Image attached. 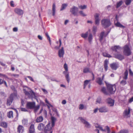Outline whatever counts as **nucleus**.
I'll return each mask as SVG.
<instances>
[{
  "instance_id": "nucleus-4",
  "label": "nucleus",
  "mask_w": 133,
  "mask_h": 133,
  "mask_svg": "<svg viewBox=\"0 0 133 133\" xmlns=\"http://www.w3.org/2000/svg\"><path fill=\"white\" fill-rule=\"evenodd\" d=\"M123 53L125 55L128 56L131 54L130 49L128 45H126L124 47Z\"/></svg>"
},
{
  "instance_id": "nucleus-1",
  "label": "nucleus",
  "mask_w": 133,
  "mask_h": 133,
  "mask_svg": "<svg viewBox=\"0 0 133 133\" xmlns=\"http://www.w3.org/2000/svg\"><path fill=\"white\" fill-rule=\"evenodd\" d=\"M17 96V93L14 92L11 94L7 100V104L8 106H10L12 103L13 100V98L14 97Z\"/></svg>"
},
{
  "instance_id": "nucleus-17",
  "label": "nucleus",
  "mask_w": 133,
  "mask_h": 133,
  "mask_svg": "<svg viewBox=\"0 0 133 133\" xmlns=\"http://www.w3.org/2000/svg\"><path fill=\"white\" fill-rule=\"evenodd\" d=\"M118 66V64L116 63H114L110 64L111 68L113 70H116Z\"/></svg>"
},
{
  "instance_id": "nucleus-48",
  "label": "nucleus",
  "mask_w": 133,
  "mask_h": 133,
  "mask_svg": "<svg viewBox=\"0 0 133 133\" xmlns=\"http://www.w3.org/2000/svg\"><path fill=\"white\" fill-rule=\"evenodd\" d=\"M105 128H106V130L107 131V133H110V129L108 126H106L105 127Z\"/></svg>"
},
{
  "instance_id": "nucleus-63",
  "label": "nucleus",
  "mask_w": 133,
  "mask_h": 133,
  "mask_svg": "<svg viewBox=\"0 0 133 133\" xmlns=\"http://www.w3.org/2000/svg\"><path fill=\"white\" fill-rule=\"evenodd\" d=\"M66 101L65 100H63L62 102V103L63 104H65L66 103Z\"/></svg>"
},
{
  "instance_id": "nucleus-16",
  "label": "nucleus",
  "mask_w": 133,
  "mask_h": 133,
  "mask_svg": "<svg viewBox=\"0 0 133 133\" xmlns=\"http://www.w3.org/2000/svg\"><path fill=\"white\" fill-rule=\"evenodd\" d=\"M15 12L19 15H22L23 14V11L22 9L18 8H15L14 10Z\"/></svg>"
},
{
  "instance_id": "nucleus-49",
  "label": "nucleus",
  "mask_w": 133,
  "mask_h": 133,
  "mask_svg": "<svg viewBox=\"0 0 133 133\" xmlns=\"http://www.w3.org/2000/svg\"><path fill=\"white\" fill-rule=\"evenodd\" d=\"M127 83L125 80H123L121 82V84L122 85H125Z\"/></svg>"
},
{
  "instance_id": "nucleus-36",
  "label": "nucleus",
  "mask_w": 133,
  "mask_h": 133,
  "mask_svg": "<svg viewBox=\"0 0 133 133\" xmlns=\"http://www.w3.org/2000/svg\"><path fill=\"white\" fill-rule=\"evenodd\" d=\"M68 4H66L64 3L62 4L61 8L60 9L61 11H62L65 9L67 6Z\"/></svg>"
},
{
  "instance_id": "nucleus-37",
  "label": "nucleus",
  "mask_w": 133,
  "mask_h": 133,
  "mask_svg": "<svg viewBox=\"0 0 133 133\" xmlns=\"http://www.w3.org/2000/svg\"><path fill=\"white\" fill-rule=\"evenodd\" d=\"M13 112L12 111H9L8 113V117L9 118H11L13 117Z\"/></svg>"
},
{
  "instance_id": "nucleus-45",
  "label": "nucleus",
  "mask_w": 133,
  "mask_h": 133,
  "mask_svg": "<svg viewBox=\"0 0 133 133\" xmlns=\"http://www.w3.org/2000/svg\"><path fill=\"white\" fill-rule=\"evenodd\" d=\"M84 108V105L83 104H81L79 106V110H82Z\"/></svg>"
},
{
  "instance_id": "nucleus-29",
  "label": "nucleus",
  "mask_w": 133,
  "mask_h": 133,
  "mask_svg": "<svg viewBox=\"0 0 133 133\" xmlns=\"http://www.w3.org/2000/svg\"><path fill=\"white\" fill-rule=\"evenodd\" d=\"M103 82L102 79L100 77H98L97 79L96 80V82L99 85H101Z\"/></svg>"
},
{
  "instance_id": "nucleus-38",
  "label": "nucleus",
  "mask_w": 133,
  "mask_h": 133,
  "mask_svg": "<svg viewBox=\"0 0 133 133\" xmlns=\"http://www.w3.org/2000/svg\"><path fill=\"white\" fill-rule=\"evenodd\" d=\"M1 126L5 128L7 127V123L5 122H2L1 123Z\"/></svg>"
},
{
  "instance_id": "nucleus-60",
  "label": "nucleus",
  "mask_w": 133,
  "mask_h": 133,
  "mask_svg": "<svg viewBox=\"0 0 133 133\" xmlns=\"http://www.w3.org/2000/svg\"><path fill=\"white\" fill-rule=\"evenodd\" d=\"M13 31L14 32H17L18 31V28L17 27H15L13 28Z\"/></svg>"
},
{
  "instance_id": "nucleus-34",
  "label": "nucleus",
  "mask_w": 133,
  "mask_h": 133,
  "mask_svg": "<svg viewBox=\"0 0 133 133\" xmlns=\"http://www.w3.org/2000/svg\"><path fill=\"white\" fill-rule=\"evenodd\" d=\"M83 72L84 73L90 72L89 68L88 67H85L83 70Z\"/></svg>"
},
{
  "instance_id": "nucleus-14",
  "label": "nucleus",
  "mask_w": 133,
  "mask_h": 133,
  "mask_svg": "<svg viewBox=\"0 0 133 133\" xmlns=\"http://www.w3.org/2000/svg\"><path fill=\"white\" fill-rule=\"evenodd\" d=\"M64 54V51L63 47L61 48V49L58 51V55L60 58L63 57Z\"/></svg>"
},
{
  "instance_id": "nucleus-61",
  "label": "nucleus",
  "mask_w": 133,
  "mask_h": 133,
  "mask_svg": "<svg viewBox=\"0 0 133 133\" xmlns=\"http://www.w3.org/2000/svg\"><path fill=\"white\" fill-rule=\"evenodd\" d=\"M129 74L130 75H133V73L132 71H131V69H129Z\"/></svg>"
},
{
  "instance_id": "nucleus-23",
  "label": "nucleus",
  "mask_w": 133,
  "mask_h": 133,
  "mask_svg": "<svg viewBox=\"0 0 133 133\" xmlns=\"http://www.w3.org/2000/svg\"><path fill=\"white\" fill-rule=\"evenodd\" d=\"M44 118L42 116H39L37 117L35 120L36 123H39L42 122Z\"/></svg>"
},
{
  "instance_id": "nucleus-30",
  "label": "nucleus",
  "mask_w": 133,
  "mask_h": 133,
  "mask_svg": "<svg viewBox=\"0 0 133 133\" xmlns=\"http://www.w3.org/2000/svg\"><path fill=\"white\" fill-rule=\"evenodd\" d=\"M55 8H56V5L54 3L53 4L52 10V15L53 16H54L55 15Z\"/></svg>"
},
{
  "instance_id": "nucleus-21",
  "label": "nucleus",
  "mask_w": 133,
  "mask_h": 133,
  "mask_svg": "<svg viewBox=\"0 0 133 133\" xmlns=\"http://www.w3.org/2000/svg\"><path fill=\"white\" fill-rule=\"evenodd\" d=\"M56 118L55 117L52 116L51 117V126L52 127H54L55 125V122L56 120Z\"/></svg>"
},
{
  "instance_id": "nucleus-35",
  "label": "nucleus",
  "mask_w": 133,
  "mask_h": 133,
  "mask_svg": "<svg viewBox=\"0 0 133 133\" xmlns=\"http://www.w3.org/2000/svg\"><path fill=\"white\" fill-rule=\"evenodd\" d=\"M90 80H86L84 82L83 89H85L86 87L88 84L89 83L90 81Z\"/></svg>"
},
{
  "instance_id": "nucleus-58",
  "label": "nucleus",
  "mask_w": 133,
  "mask_h": 133,
  "mask_svg": "<svg viewBox=\"0 0 133 133\" xmlns=\"http://www.w3.org/2000/svg\"><path fill=\"white\" fill-rule=\"evenodd\" d=\"M10 5L11 6L14 7V2L13 1H11L10 2Z\"/></svg>"
},
{
  "instance_id": "nucleus-41",
  "label": "nucleus",
  "mask_w": 133,
  "mask_h": 133,
  "mask_svg": "<svg viewBox=\"0 0 133 133\" xmlns=\"http://www.w3.org/2000/svg\"><path fill=\"white\" fill-rule=\"evenodd\" d=\"M101 97L99 96L97 98L96 101V103H100L101 102Z\"/></svg>"
},
{
  "instance_id": "nucleus-52",
  "label": "nucleus",
  "mask_w": 133,
  "mask_h": 133,
  "mask_svg": "<svg viewBox=\"0 0 133 133\" xmlns=\"http://www.w3.org/2000/svg\"><path fill=\"white\" fill-rule=\"evenodd\" d=\"M79 12L80 15L83 16H86V15H85L82 11H80Z\"/></svg>"
},
{
  "instance_id": "nucleus-5",
  "label": "nucleus",
  "mask_w": 133,
  "mask_h": 133,
  "mask_svg": "<svg viewBox=\"0 0 133 133\" xmlns=\"http://www.w3.org/2000/svg\"><path fill=\"white\" fill-rule=\"evenodd\" d=\"M78 119L81 122L85 125V127L87 128H89L90 127V124L82 117H79Z\"/></svg>"
},
{
  "instance_id": "nucleus-12",
  "label": "nucleus",
  "mask_w": 133,
  "mask_h": 133,
  "mask_svg": "<svg viewBox=\"0 0 133 133\" xmlns=\"http://www.w3.org/2000/svg\"><path fill=\"white\" fill-rule=\"evenodd\" d=\"M111 49L113 51L116 52H118V51L121 50V48L119 45H115L112 46Z\"/></svg>"
},
{
  "instance_id": "nucleus-28",
  "label": "nucleus",
  "mask_w": 133,
  "mask_h": 133,
  "mask_svg": "<svg viewBox=\"0 0 133 133\" xmlns=\"http://www.w3.org/2000/svg\"><path fill=\"white\" fill-rule=\"evenodd\" d=\"M93 39L92 35L91 34H90L88 36V40L89 42L91 44Z\"/></svg>"
},
{
  "instance_id": "nucleus-22",
  "label": "nucleus",
  "mask_w": 133,
  "mask_h": 133,
  "mask_svg": "<svg viewBox=\"0 0 133 133\" xmlns=\"http://www.w3.org/2000/svg\"><path fill=\"white\" fill-rule=\"evenodd\" d=\"M105 32L104 31L102 32L100 34L99 37V39L101 42L102 44V41L103 40L104 37L105 36Z\"/></svg>"
},
{
  "instance_id": "nucleus-64",
  "label": "nucleus",
  "mask_w": 133,
  "mask_h": 133,
  "mask_svg": "<svg viewBox=\"0 0 133 133\" xmlns=\"http://www.w3.org/2000/svg\"><path fill=\"white\" fill-rule=\"evenodd\" d=\"M44 114L45 115L46 117L47 115V112L45 110H44Z\"/></svg>"
},
{
  "instance_id": "nucleus-26",
  "label": "nucleus",
  "mask_w": 133,
  "mask_h": 133,
  "mask_svg": "<svg viewBox=\"0 0 133 133\" xmlns=\"http://www.w3.org/2000/svg\"><path fill=\"white\" fill-rule=\"evenodd\" d=\"M99 110L100 112H105L107 111L108 109L105 107H102L99 108Z\"/></svg>"
},
{
  "instance_id": "nucleus-2",
  "label": "nucleus",
  "mask_w": 133,
  "mask_h": 133,
  "mask_svg": "<svg viewBox=\"0 0 133 133\" xmlns=\"http://www.w3.org/2000/svg\"><path fill=\"white\" fill-rule=\"evenodd\" d=\"M107 88L108 90L111 94L114 93L116 90V86L114 85H107Z\"/></svg>"
},
{
  "instance_id": "nucleus-20",
  "label": "nucleus",
  "mask_w": 133,
  "mask_h": 133,
  "mask_svg": "<svg viewBox=\"0 0 133 133\" xmlns=\"http://www.w3.org/2000/svg\"><path fill=\"white\" fill-rule=\"evenodd\" d=\"M17 132L18 133H23L24 131V128L22 125H19L17 128Z\"/></svg>"
},
{
  "instance_id": "nucleus-56",
  "label": "nucleus",
  "mask_w": 133,
  "mask_h": 133,
  "mask_svg": "<svg viewBox=\"0 0 133 133\" xmlns=\"http://www.w3.org/2000/svg\"><path fill=\"white\" fill-rule=\"evenodd\" d=\"M45 102L48 104L51 107H52V105L49 102V101H48L47 99H45Z\"/></svg>"
},
{
  "instance_id": "nucleus-9",
  "label": "nucleus",
  "mask_w": 133,
  "mask_h": 133,
  "mask_svg": "<svg viewBox=\"0 0 133 133\" xmlns=\"http://www.w3.org/2000/svg\"><path fill=\"white\" fill-rule=\"evenodd\" d=\"M106 101L109 106L112 107L114 106L115 102L114 100L110 98H108L106 99Z\"/></svg>"
},
{
  "instance_id": "nucleus-8",
  "label": "nucleus",
  "mask_w": 133,
  "mask_h": 133,
  "mask_svg": "<svg viewBox=\"0 0 133 133\" xmlns=\"http://www.w3.org/2000/svg\"><path fill=\"white\" fill-rule=\"evenodd\" d=\"M54 127H52V126L50 125V123H49L45 127L44 129V131L46 132H48V131L49 132V133H50L51 131H52V129Z\"/></svg>"
},
{
  "instance_id": "nucleus-42",
  "label": "nucleus",
  "mask_w": 133,
  "mask_h": 133,
  "mask_svg": "<svg viewBox=\"0 0 133 133\" xmlns=\"http://www.w3.org/2000/svg\"><path fill=\"white\" fill-rule=\"evenodd\" d=\"M40 108V106L39 105H38L37 106H35V107L34 108V112H37V110L39 109Z\"/></svg>"
},
{
  "instance_id": "nucleus-3",
  "label": "nucleus",
  "mask_w": 133,
  "mask_h": 133,
  "mask_svg": "<svg viewBox=\"0 0 133 133\" xmlns=\"http://www.w3.org/2000/svg\"><path fill=\"white\" fill-rule=\"evenodd\" d=\"M26 88H24L23 89V91L25 95L29 96L30 95V93L34 94V93L33 91L31 90V89L28 87H26Z\"/></svg>"
},
{
  "instance_id": "nucleus-47",
  "label": "nucleus",
  "mask_w": 133,
  "mask_h": 133,
  "mask_svg": "<svg viewBox=\"0 0 133 133\" xmlns=\"http://www.w3.org/2000/svg\"><path fill=\"white\" fill-rule=\"evenodd\" d=\"M95 127L96 128H98L101 130V128H102V127L100 126V125L97 123H96L95 124Z\"/></svg>"
},
{
  "instance_id": "nucleus-39",
  "label": "nucleus",
  "mask_w": 133,
  "mask_h": 133,
  "mask_svg": "<svg viewBox=\"0 0 133 133\" xmlns=\"http://www.w3.org/2000/svg\"><path fill=\"white\" fill-rule=\"evenodd\" d=\"M97 29V27L95 25L93 26L92 28V32L94 34H95Z\"/></svg>"
},
{
  "instance_id": "nucleus-53",
  "label": "nucleus",
  "mask_w": 133,
  "mask_h": 133,
  "mask_svg": "<svg viewBox=\"0 0 133 133\" xmlns=\"http://www.w3.org/2000/svg\"><path fill=\"white\" fill-rule=\"evenodd\" d=\"M64 69H65V71H68V66L66 63H65L64 64Z\"/></svg>"
},
{
  "instance_id": "nucleus-43",
  "label": "nucleus",
  "mask_w": 133,
  "mask_h": 133,
  "mask_svg": "<svg viewBox=\"0 0 133 133\" xmlns=\"http://www.w3.org/2000/svg\"><path fill=\"white\" fill-rule=\"evenodd\" d=\"M22 123L24 125H27L28 123V120L27 119H24L22 120Z\"/></svg>"
},
{
  "instance_id": "nucleus-18",
  "label": "nucleus",
  "mask_w": 133,
  "mask_h": 133,
  "mask_svg": "<svg viewBox=\"0 0 133 133\" xmlns=\"http://www.w3.org/2000/svg\"><path fill=\"white\" fill-rule=\"evenodd\" d=\"M45 127L44 124L43 123H41L38 124L37 128L38 130L41 131H43L44 130Z\"/></svg>"
},
{
  "instance_id": "nucleus-13",
  "label": "nucleus",
  "mask_w": 133,
  "mask_h": 133,
  "mask_svg": "<svg viewBox=\"0 0 133 133\" xmlns=\"http://www.w3.org/2000/svg\"><path fill=\"white\" fill-rule=\"evenodd\" d=\"M114 57L120 60H122L124 58V56L120 54L115 53L114 54Z\"/></svg>"
},
{
  "instance_id": "nucleus-54",
  "label": "nucleus",
  "mask_w": 133,
  "mask_h": 133,
  "mask_svg": "<svg viewBox=\"0 0 133 133\" xmlns=\"http://www.w3.org/2000/svg\"><path fill=\"white\" fill-rule=\"evenodd\" d=\"M48 40L49 41H50V38L49 36V35L48 34L47 32H46L45 34Z\"/></svg>"
},
{
  "instance_id": "nucleus-50",
  "label": "nucleus",
  "mask_w": 133,
  "mask_h": 133,
  "mask_svg": "<svg viewBox=\"0 0 133 133\" xmlns=\"http://www.w3.org/2000/svg\"><path fill=\"white\" fill-rule=\"evenodd\" d=\"M3 77L6 78H8V76L5 75L0 73V77Z\"/></svg>"
},
{
  "instance_id": "nucleus-10",
  "label": "nucleus",
  "mask_w": 133,
  "mask_h": 133,
  "mask_svg": "<svg viewBox=\"0 0 133 133\" xmlns=\"http://www.w3.org/2000/svg\"><path fill=\"white\" fill-rule=\"evenodd\" d=\"M35 103L34 102H28L26 104L27 107L29 109H32L35 107Z\"/></svg>"
},
{
  "instance_id": "nucleus-62",
  "label": "nucleus",
  "mask_w": 133,
  "mask_h": 133,
  "mask_svg": "<svg viewBox=\"0 0 133 133\" xmlns=\"http://www.w3.org/2000/svg\"><path fill=\"white\" fill-rule=\"evenodd\" d=\"M63 74L65 75V76L66 75L68 74H69V72H68V71H66L65 70V71L63 72Z\"/></svg>"
},
{
  "instance_id": "nucleus-55",
  "label": "nucleus",
  "mask_w": 133,
  "mask_h": 133,
  "mask_svg": "<svg viewBox=\"0 0 133 133\" xmlns=\"http://www.w3.org/2000/svg\"><path fill=\"white\" fill-rule=\"evenodd\" d=\"M11 88L13 91L15 92H14L17 93L16 91V90L15 87L13 85H12L11 87Z\"/></svg>"
},
{
  "instance_id": "nucleus-33",
  "label": "nucleus",
  "mask_w": 133,
  "mask_h": 133,
  "mask_svg": "<svg viewBox=\"0 0 133 133\" xmlns=\"http://www.w3.org/2000/svg\"><path fill=\"white\" fill-rule=\"evenodd\" d=\"M123 2L122 1H121L119 2H117L116 4V8H117L119 7L123 4Z\"/></svg>"
},
{
  "instance_id": "nucleus-59",
  "label": "nucleus",
  "mask_w": 133,
  "mask_h": 133,
  "mask_svg": "<svg viewBox=\"0 0 133 133\" xmlns=\"http://www.w3.org/2000/svg\"><path fill=\"white\" fill-rule=\"evenodd\" d=\"M21 110L22 111H27L28 110L25 108H21Z\"/></svg>"
},
{
  "instance_id": "nucleus-44",
  "label": "nucleus",
  "mask_w": 133,
  "mask_h": 133,
  "mask_svg": "<svg viewBox=\"0 0 133 133\" xmlns=\"http://www.w3.org/2000/svg\"><path fill=\"white\" fill-rule=\"evenodd\" d=\"M131 0H125V2L127 5H129L131 3Z\"/></svg>"
},
{
  "instance_id": "nucleus-46",
  "label": "nucleus",
  "mask_w": 133,
  "mask_h": 133,
  "mask_svg": "<svg viewBox=\"0 0 133 133\" xmlns=\"http://www.w3.org/2000/svg\"><path fill=\"white\" fill-rule=\"evenodd\" d=\"M79 8H80L81 9H84L86 8H87V6L84 5L82 6L81 5H79L78 6Z\"/></svg>"
},
{
  "instance_id": "nucleus-6",
  "label": "nucleus",
  "mask_w": 133,
  "mask_h": 133,
  "mask_svg": "<svg viewBox=\"0 0 133 133\" xmlns=\"http://www.w3.org/2000/svg\"><path fill=\"white\" fill-rule=\"evenodd\" d=\"M78 8L75 6L71 8L70 9V11L71 13L75 16H78L77 11Z\"/></svg>"
},
{
  "instance_id": "nucleus-7",
  "label": "nucleus",
  "mask_w": 133,
  "mask_h": 133,
  "mask_svg": "<svg viewBox=\"0 0 133 133\" xmlns=\"http://www.w3.org/2000/svg\"><path fill=\"white\" fill-rule=\"evenodd\" d=\"M130 109L129 108L125 109L123 113V116L124 118H128L130 117Z\"/></svg>"
},
{
  "instance_id": "nucleus-57",
  "label": "nucleus",
  "mask_w": 133,
  "mask_h": 133,
  "mask_svg": "<svg viewBox=\"0 0 133 133\" xmlns=\"http://www.w3.org/2000/svg\"><path fill=\"white\" fill-rule=\"evenodd\" d=\"M27 77L28 78H29V79L31 81H32V82H34V80H33V79L32 78V77H31L30 76H27Z\"/></svg>"
},
{
  "instance_id": "nucleus-51",
  "label": "nucleus",
  "mask_w": 133,
  "mask_h": 133,
  "mask_svg": "<svg viewBox=\"0 0 133 133\" xmlns=\"http://www.w3.org/2000/svg\"><path fill=\"white\" fill-rule=\"evenodd\" d=\"M103 56L105 57H107L109 58L111 57V56L110 55L106 53H103Z\"/></svg>"
},
{
  "instance_id": "nucleus-32",
  "label": "nucleus",
  "mask_w": 133,
  "mask_h": 133,
  "mask_svg": "<svg viewBox=\"0 0 133 133\" xmlns=\"http://www.w3.org/2000/svg\"><path fill=\"white\" fill-rule=\"evenodd\" d=\"M101 91L104 94L107 95L108 94V93L106 91L105 87H102L101 89Z\"/></svg>"
},
{
  "instance_id": "nucleus-11",
  "label": "nucleus",
  "mask_w": 133,
  "mask_h": 133,
  "mask_svg": "<svg viewBox=\"0 0 133 133\" xmlns=\"http://www.w3.org/2000/svg\"><path fill=\"white\" fill-rule=\"evenodd\" d=\"M99 14L96 13L94 16L95 19V23L96 24L98 25L99 23L100 19L99 17Z\"/></svg>"
},
{
  "instance_id": "nucleus-27",
  "label": "nucleus",
  "mask_w": 133,
  "mask_h": 133,
  "mask_svg": "<svg viewBox=\"0 0 133 133\" xmlns=\"http://www.w3.org/2000/svg\"><path fill=\"white\" fill-rule=\"evenodd\" d=\"M109 62L108 61L107 59L105 60L104 64V66L105 71H107L108 69V64Z\"/></svg>"
},
{
  "instance_id": "nucleus-31",
  "label": "nucleus",
  "mask_w": 133,
  "mask_h": 133,
  "mask_svg": "<svg viewBox=\"0 0 133 133\" xmlns=\"http://www.w3.org/2000/svg\"><path fill=\"white\" fill-rule=\"evenodd\" d=\"M128 71L127 70H126L124 74V76L123 78L125 79H127L128 78Z\"/></svg>"
},
{
  "instance_id": "nucleus-40",
  "label": "nucleus",
  "mask_w": 133,
  "mask_h": 133,
  "mask_svg": "<svg viewBox=\"0 0 133 133\" xmlns=\"http://www.w3.org/2000/svg\"><path fill=\"white\" fill-rule=\"evenodd\" d=\"M65 77L68 83H69L70 81V78L69 74H68L66 75L65 76Z\"/></svg>"
},
{
  "instance_id": "nucleus-19",
  "label": "nucleus",
  "mask_w": 133,
  "mask_h": 133,
  "mask_svg": "<svg viewBox=\"0 0 133 133\" xmlns=\"http://www.w3.org/2000/svg\"><path fill=\"white\" fill-rule=\"evenodd\" d=\"M103 27L106 30H107V34L105 36H106L107 35L109 34L110 32V30L111 29V27H110L111 25H103Z\"/></svg>"
},
{
  "instance_id": "nucleus-25",
  "label": "nucleus",
  "mask_w": 133,
  "mask_h": 133,
  "mask_svg": "<svg viewBox=\"0 0 133 133\" xmlns=\"http://www.w3.org/2000/svg\"><path fill=\"white\" fill-rule=\"evenodd\" d=\"M88 31H87L85 33H83L81 34V36L85 39H87L88 35Z\"/></svg>"
},
{
  "instance_id": "nucleus-15",
  "label": "nucleus",
  "mask_w": 133,
  "mask_h": 133,
  "mask_svg": "<svg viewBox=\"0 0 133 133\" xmlns=\"http://www.w3.org/2000/svg\"><path fill=\"white\" fill-rule=\"evenodd\" d=\"M102 25H110V21L108 19H103L101 21Z\"/></svg>"
},
{
  "instance_id": "nucleus-24",
  "label": "nucleus",
  "mask_w": 133,
  "mask_h": 133,
  "mask_svg": "<svg viewBox=\"0 0 133 133\" xmlns=\"http://www.w3.org/2000/svg\"><path fill=\"white\" fill-rule=\"evenodd\" d=\"M35 130L34 125L31 124L30 127L29 133H34L35 132Z\"/></svg>"
}]
</instances>
